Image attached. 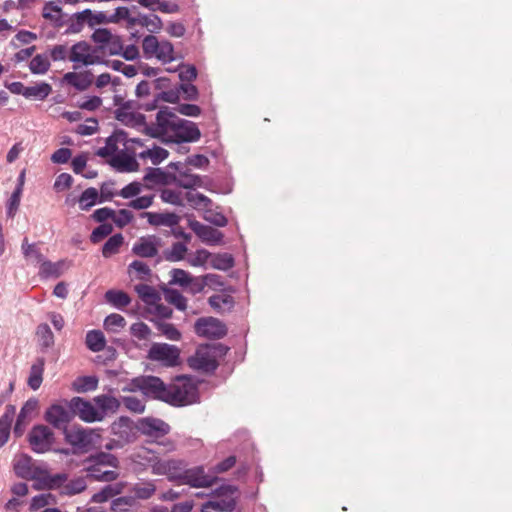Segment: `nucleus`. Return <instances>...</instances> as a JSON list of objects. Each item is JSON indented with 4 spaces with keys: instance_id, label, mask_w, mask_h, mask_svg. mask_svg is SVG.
Listing matches in <instances>:
<instances>
[{
    "instance_id": "obj_1",
    "label": "nucleus",
    "mask_w": 512,
    "mask_h": 512,
    "mask_svg": "<svg viewBox=\"0 0 512 512\" xmlns=\"http://www.w3.org/2000/svg\"><path fill=\"white\" fill-rule=\"evenodd\" d=\"M16 475L27 480H36L49 489L59 486L64 480L63 474L50 475L43 463L35 462L27 454H20L13 461Z\"/></svg>"
},
{
    "instance_id": "obj_2",
    "label": "nucleus",
    "mask_w": 512,
    "mask_h": 512,
    "mask_svg": "<svg viewBox=\"0 0 512 512\" xmlns=\"http://www.w3.org/2000/svg\"><path fill=\"white\" fill-rule=\"evenodd\" d=\"M199 393L196 384L189 379H178L175 383L167 385L164 402L173 406H186L197 403Z\"/></svg>"
},
{
    "instance_id": "obj_3",
    "label": "nucleus",
    "mask_w": 512,
    "mask_h": 512,
    "mask_svg": "<svg viewBox=\"0 0 512 512\" xmlns=\"http://www.w3.org/2000/svg\"><path fill=\"white\" fill-rule=\"evenodd\" d=\"M65 440L78 452H88L100 444L101 435L99 429L84 428L74 425L65 429Z\"/></svg>"
},
{
    "instance_id": "obj_4",
    "label": "nucleus",
    "mask_w": 512,
    "mask_h": 512,
    "mask_svg": "<svg viewBox=\"0 0 512 512\" xmlns=\"http://www.w3.org/2000/svg\"><path fill=\"white\" fill-rule=\"evenodd\" d=\"M142 49L146 58H156L163 64L174 61L175 51L173 44L168 40H159L154 35H147L142 40Z\"/></svg>"
},
{
    "instance_id": "obj_5",
    "label": "nucleus",
    "mask_w": 512,
    "mask_h": 512,
    "mask_svg": "<svg viewBox=\"0 0 512 512\" xmlns=\"http://www.w3.org/2000/svg\"><path fill=\"white\" fill-rule=\"evenodd\" d=\"M178 116L169 110L168 107L161 108L157 114L155 122L147 124L145 122L144 132L154 138L157 137H168L170 138L176 122L178 121Z\"/></svg>"
},
{
    "instance_id": "obj_6",
    "label": "nucleus",
    "mask_w": 512,
    "mask_h": 512,
    "mask_svg": "<svg viewBox=\"0 0 512 512\" xmlns=\"http://www.w3.org/2000/svg\"><path fill=\"white\" fill-rule=\"evenodd\" d=\"M167 169H174L177 174H173L172 181L179 187L185 189H195L197 187H204L205 177L191 173L190 169L182 162H171Z\"/></svg>"
},
{
    "instance_id": "obj_7",
    "label": "nucleus",
    "mask_w": 512,
    "mask_h": 512,
    "mask_svg": "<svg viewBox=\"0 0 512 512\" xmlns=\"http://www.w3.org/2000/svg\"><path fill=\"white\" fill-rule=\"evenodd\" d=\"M187 465L183 466L179 483L189 485L195 488L210 487L214 484L216 477L212 474L205 472L203 466H195L187 468Z\"/></svg>"
},
{
    "instance_id": "obj_8",
    "label": "nucleus",
    "mask_w": 512,
    "mask_h": 512,
    "mask_svg": "<svg viewBox=\"0 0 512 512\" xmlns=\"http://www.w3.org/2000/svg\"><path fill=\"white\" fill-rule=\"evenodd\" d=\"M28 442L35 453L48 452L54 443V433L46 425H36L28 434Z\"/></svg>"
},
{
    "instance_id": "obj_9",
    "label": "nucleus",
    "mask_w": 512,
    "mask_h": 512,
    "mask_svg": "<svg viewBox=\"0 0 512 512\" xmlns=\"http://www.w3.org/2000/svg\"><path fill=\"white\" fill-rule=\"evenodd\" d=\"M151 472L154 475L167 476L169 480L179 481L185 462L181 459H160L154 457L150 460Z\"/></svg>"
},
{
    "instance_id": "obj_10",
    "label": "nucleus",
    "mask_w": 512,
    "mask_h": 512,
    "mask_svg": "<svg viewBox=\"0 0 512 512\" xmlns=\"http://www.w3.org/2000/svg\"><path fill=\"white\" fill-rule=\"evenodd\" d=\"M215 345H205L197 349L194 356L190 357L188 363L191 368L203 372H213L218 367L214 349Z\"/></svg>"
},
{
    "instance_id": "obj_11",
    "label": "nucleus",
    "mask_w": 512,
    "mask_h": 512,
    "mask_svg": "<svg viewBox=\"0 0 512 512\" xmlns=\"http://www.w3.org/2000/svg\"><path fill=\"white\" fill-rule=\"evenodd\" d=\"M179 349L166 343H155L151 346L148 357L152 361L162 363L164 366L173 367L179 364Z\"/></svg>"
},
{
    "instance_id": "obj_12",
    "label": "nucleus",
    "mask_w": 512,
    "mask_h": 512,
    "mask_svg": "<svg viewBox=\"0 0 512 512\" xmlns=\"http://www.w3.org/2000/svg\"><path fill=\"white\" fill-rule=\"evenodd\" d=\"M195 332L198 336L208 339H220L227 333L226 325L214 317H202L195 323Z\"/></svg>"
},
{
    "instance_id": "obj_13",
    "label": "nucleus",
    "mask_w": 512,
    "mask_h": 512,
    "mask_svg": "<svg viewBox=\"0 0 512 512\" xmlns=\"http://www.w3.org/2000/svg\"><path fill=\"white\" fill-rule=\"evenodd\" d=\"M69 60L73 63H80L84 66L101 63V57L98 55V50L92 48L85 41L77 42L71 47Z\"/></svg>"
},
{
    "instance_id": "obj_14",
    "label": "nucleus",
    "mask_w": 512,
    "mask_h": 512,
    "mask_svg": "<svg viewBox=\"0 0 512 512\" xmlns=\"http://www.w3.org/2000/svg\"><path fill=\"white\" fill-rule=\"evenodd\" d=\"M119 143H122L126 150H130V143L142 146V142L139 139H128L127 134L124 131H116L106 139L105 146L99 148L96 151V155L102 158H112L117 154Z\"/></svg>"
},
{
    "instance_id": "obj_15",
    "label": "nucleus",
    "mask_w": 512,
    "mask_h": 512,
    "mask_svg": "<svg viewBox=\"0 0 512 512\" xmlns=\"http://www.w3.org/2000/svg\"><path fill=\"white\" fill-rule=\"evenodd\" d=\"M69 408L72 410L73 417L77 415L86 423L101 422V416L97 412L96 405L81 397H73L69 401Z\"/></svg>"
},
{
    "instance_id": "obj_16",
    "label": "nucleus",
    "mask_w": 512,
    "mask_h": 512,
    "mask_svg": "<svg viewBox=\"0 0 512 512\" xmlns=\"http://www.w3.org/2000/svg\"><path fill=\"white\" fill-rule=\"evenodd\" d=\"M44 418L54 428L65 433V429H69L67 425L73 419V413L69 406L53 404L46 410Z\"/></svg>"
},
{
    "instance_id": "obj_17",
    "label": "nucleus",
    "mask_w": 512,
    "mask_h": 512,
    "mask_svg": "<svg viewBox=\"0 0 512 512\" xmlns=\"http://www.w3.org/2000/svg\"><path fill=\"white\" fill-rule=\"evenodd\" d=\"M201 136L197 125L192 121L178 118L170 139L174 142H195Z\"/></svg>"
},
{
    "instance_id": "obj_18",
    "label": "nucleus",
    "mask_w": 512,
    "mask_h": 512,
    "mask_svg": "<svg viewBox=\"0 0 512 512\" xmlns=\"http://www.w3.org/2000/svg\"><path fill=\"white\" fill-rule=\"evenodd\" d=\"M137 429L148 437L160 438L169 433L170 426L161 419L146 417L138 421Z\"/></svg>"
},
{
    "instance_id": "obj_19",
    "label": "nucleus",
    "mask_w": 512,
    "mask_h": 512,
    "mask_svg": "<svg viewBox=\"0 0 512 512\" xmlns=\"http://www.w3.org/2000/svg\"><path fill=\"white\" fill-rule=\"evenodd\" d=\"M189 226L200 240L207 245L216 246L222 244L224 235L221 231L196 220L191 221Z\"/></svg>"
},
{
    "instance_id": "obj_20",
    "label": "nucleus",
    "mask_w": 512,
    "mask_h": 512,
    "mask_svg": "<svg viewBox=\"0 0 512 512\" xmlns=\"http://www.w3.org/2000/svg\"><path fill=\"white\" fill-rule=\"evenodd\" d=\"M161 240L155 235H149L139 238L132 247V252L142 258H152L157 256Z\"/></svg>"
},
{
    "instance_id": "obj_21",
    "label": "nucleus",
    "mask_w": 512,
    "mask_h": 512,
    "mask_svg": "<svg viewBox=\"0 0 512 512\" xmlns=\"http://www.w3.org/2000/svg\"><path fill=\"white\" fill-rule=\"evenodd\" d=\"M167 385L156 376H142L141 393L148 398L164 401Z\"/></svg>"
},
{
    "instance_id": "obj_22",
    "label": "nucleus",
    "mask_w": 512,
    "mask_h": 512,
    "mask_svg": "<svg viewBox=\"0 0 512 512\" xmlns=\"http://www.w3.org/2000/svg\"><path fill=\"white\" fill-rule=\"evenodd\" d=\"M93 403L96 405L97 412L101 416V421H103L107 416L115 414L121 405L120 400L108 394L95 396L93 398Z\"/></svg>"
},
{
    "instance_id": "obj_23",
    "label": "nucleus",
    "mask_w": 512,
    "mask_h": 512,
    "mask_svg": "<svg viewBox=\"0 0 512 512\" xmlns=\"http://www.w3.org/2000/svg\"><path fill=\"white\" fill-rule=\"evenodd\" d=\"M135 156V152L133 154H129L121 151L109 160V164L118 172H134L137 171L139 167Z\"/></svg>"
},
{
    "instance_id": "obj_24",
    "label": "nucleus",
    "mask_w": 512,
    "mask_h": 512,
    "mask_svg": "<svg viewBox=\"0 0 512 512\" xmlns=\"http://www.w3.org/2000/svg\"><path fill=\"white\" fill-rule=\"evenodd\" d=\"M111 432L122 442L129 443L134 439L133 422L122 416L112 423Z\"/></svg>"
},
{
    "instance_id": "obj_25",
    "label": "nucleus",
    "mask_w": 512,
    "mask_h": 512,
    "mask_svg": "<svg viewBox=\"0 0 512 512\" xmlns=\"http://www.w3.org/2000/svg\"><path fill=\"white\" fill-rule=\"evenodd\" d=\"M140 216L147 218L148 223L152 226L174 227L180 222V216L172 212H143Z\"/></svg>"
},
{
    "instance_id": "obj_26",
    "label": "nucleus",
    "mask_w": 512,
    "mask_h": 512,
    "mask_svg": "<svg viewBox=\"0 0 512 512\" xmlns=\"http://www.w3.org/2000/svg\"><path fill=\"white\" fill-rule=\"evenodd\" d=\"M62 82L73 86L78 91L88 89L93 82V74L89 71L85 72H67L62 78Z\"/></svg>"
},
{
    "instance_id": "obj_27",
    "label": "nucleus",
    "mask_w": 512,
    "mask_h": 512,
    "mask_svg": "<svg viewBox=\"0 0 512 512\" xmlns=\"http://www.w3.org/2000/svg\"><path fill=\"white\" fill-rule=\"evenodd\" d=\"M115 117L122 124L144 130L145 116L132 110L116 109Z\"/></svg>"
},
{
    "instance_id": "obj_28",
    "label": "nucleus",
    "mask_w": 512,
    "mask_h": 512,
    "mask_svg": "<svg viewBox=\"0 0 512 512\" xmlns=\"http://www.w3.org/2000/svg\"><path fill=\"white\" fill-rule=\"evenodd\" d=\"M180 99V89L178 87L171 88L170 87L161 92H157L153 94V102L147 103L145 105V110H154L157 108V103L159 101L176 103Z\"/></svg>"
},
{
    "instance_id": "obj_29",
    "label": "nucleus",
    "mask_w": 512,
    "mask_h": 512,
    "mask_svg": "<svg viewBox=\"0 0 512 512\" xmlns=\"http://www.w3.org/2000/svg\"><path fill=\"white\" fill-rule=\"evenodd\" d=\"M63 475L66 476L65 474H63ZM66 481H67V477H65V480L59 486L54 487V488L60 487L61 493L64 495L72 496V495L79 494V493L83 492L87 487L86 480L83 477H77L68 482H66Z\"/></svg>"
},
{
    "instance_id": "obj_30",
    "label": "nucleus",
    "mask_w": 512,
    "mask_h": 512,
    "mask_svg": "<svg viewBox=\"0 0 512 512\" xmlns=\"http://www.w3.org/2000/svg\"><path fill=\"white\" fill-rule=\"evenodd\" d=\"M123 490L122 483L108 484L102 488L99 492L95 493L91 501L94 503H104L114 496L120 494Z\"/></svg>"
},
{
    "instance_id": "obj_31",
    "label": "nucleus",
    "mask_w": 512,
    "mask_h": 512,
    "mask_svg": "<svg viewBox=\"0 0 512 512\" xmlns=\"http://www.w3.org/2000/svg\"><path fill=\"white\" fill-rule=\"evenodd\" d=\"M44 365V358H38L31 366L28 385L33 390H37L41 386L43 380Z\"/></svg>"
},
{
    "instance_id": "obj_32",
    "label": "nucleus",
    "mask_w": 512,
    "mask_h": 512,
    "mask_svg": "<svg viewBox=\"0 0 512 512\" xmlns=\"http://www.w3.org/2000/svg\"><path fill=\"white\" fill-rule=\"evenodd\" d=\"M52 92L50 84L41 82L34 86H26L24 97L27 99L44 100Z\"/></svg>"
},
{
    "instance_id": "obj_33",
    "label": "nucleus",
    "mask_w": 512,
    "mask_h": 512,
    "mask_svg": "<svg viewBox=\"0 0 512 512\" xmlns=\"http://www.w3.org/2000/svg\"><path fill=\"white\" fill-rule=\"evenodd\" d=\"M105 300L117 309L128 306L131 302L129 295L121 290H108L105 293Z\"/></svg>"
},
{
    "instance_id": "obj_34",
    "label": "nucleus",
    "mask_w": 512,
    "mask_h": 512,
    "mask_svg": "<svg viewBox=\"0 0 512 512\" xmlns=\"http://www.w3.org/2000/svg\"><path fill=\"white\" fill-rule=\"evenodd\" d=\"M50 66L51 64L49 60V55L37 54L31 59L29 63V70L32 74L44 75L48 72Z\"/></svg>"
},
{
    "instance_id": "obj_35",
    "label": "nucleus",
    "mask_w": 512,
    "mask_h": 512,
    "mask_svg": "<svg viewBox=\"0 0 512 512\" xmlns=\"http://www.w3.org/2000/svg\"><path fill=\"white\" fill-rule=\"evenodd\" d=\"M110 23H120L125 21L128 27L137 25V17L131 15V11L127 7H117L113 13L109 14Z\"/></svg>"
},
{
    "instance_id": "obj_36",
    "label": "nucleus",
    "mask_w": 512,
    "mask_h": 512,
    "mask_svg": "<svg viewBox=\"0 0 512 512\" xmlns=\"http://www.w3.org/2000/svg\"><path fill=\"white\" fill-rule=\"evenodd\" d=\"M169 155V152L159 146H153L152 148L141 151L137 154L140 159H150L152 164L158 165L165 160Z\"/></svg>"
},
{
    "instance_id": "obj_37",
    "label": "nucleus",
    "mask_w": 512,
    "mask_h": 512,
    "mask_svg": "<svg viewBox=\"0 0 512 512\" xmlns=\"http://www.w3.org/2000/svg\"><path fill=\"white\" fill-rule=\"evenodd\" d=\"M172 177L173 174L168 171L160 168H149L144 176V180L155 184H169L173 183Z\"/></svg>"
},
{
    "instance_id": "obj_38",
    "label": "nucleus",
    "mask_w": 512,
    "mask_h": 512,
    "mask_svg": "<svg viewBox=\"0 0 512 512\" xmlns=\"http://www.w3.org/2000/svg\"><path fill=\"white\" fill-rule=\"evenodd\" d=\"M85 463H95L99 466H109L112 468H117L119 465L117 457L111 453L106 452H99L91 455L85 460Z\"/></svg>"
},
{
    "instance_id": "obj_39",
    "label": "nucleus",
    "mask_w": 512,
    "mask_h": 512,
    "mask_svg": "<svg viewBox=\"0 0 512 512\" xmlns=\"http://www.w3.org/2000/svg\"><path fill=\"white\" fill-rule=\"evenodd\" d=\"M87 347L93 352H100L105 347V337L100 330H91L86 334Z\"/></svg>"
},
{
    "instance_id": "obj_40",
    "label": "nucleus",
    "mask_w": 512,
    "mask_h": 512,
    "mask_svg": "<svg viewBox=\"0 0 512 512\" xmlns=\"http://www.w3.org/2000/svg\"><path fill=\"white\" fill-rule=\"evenodd\" d=\"M156 491V486L152 481L136 483L133 488V497L136 499L147 500L151 498Z\"/></svg>"
},
{
    "instance_id": "obj_41",
    "label": "nucleus",
    "mask_w": 512,
    "mask_h": 512,
    "mask_svg": "<svg viewBox=\"0 0 512 512\" xmlns=\"http://www.w3.org/2000/svg\"><path fill=\"white\" fill-rule=\"evenodd\" d=\"M138 296L149 305L155 304L158 300H160V296L158 292L150 285L147 284H137L134 287Z\"/></svg>"
},
{
    "instance_id": "obj_42",
    "label": "nucleus",
    "mask_w": 512,
    "mask_h": 512,
    "mask_svg": "<svg viewBox=\"0 0 512 512\" xmlns=\"http://www.w3.org/2000/svg\"><path fill=\"white\" fill-rule=\"evenodd\" d=\"M74 390L78 393L94 391L98 387V378L96 376H81L73 383Z\"/></svg>"
},
{
    "instance_id": "obj_43",
    "label": "nucleus",
    "mask_w": 512,
    "mask_h": 512,
    "mask_svg": "<svg viewBox=\"0 0 512 512\" xmlns=\"http://www.w3.org/2000/svg\"><path fill=\"white\" fill-rule=\"evenodd\" d=\"M90 15V9H85L81 12L75 13L68 23L67 32L68 33H79L82 31L85 23H87V16Z\"/></svg>"
},
{
    "instance_id": "obj_44",
    "label": "nucleus",
    "mask_w": 512,
    "mask_h": 512,
    "mask_svg": "<svg viewBox=\"0 0 512 512\" xmlns=\"http://www.w3.org/2000/svg\"><path fill=\"white\" fill-rule=\"evenodd\" d=\"M124 243V237L122 234L118 233L111 236L103 245L102 254L105 258H109L114 254H117L120 250V247Z\"/></svg>"
},
{
    "instance_id": "obj_45",
    "label": "nucleus",
    "mask_w": 512,
    "mask_h": 512,
    "mask_svg": "<svg viewBox=\"0 0 512 512\" xmlns=\"http://www.w3.org/2000/svg\"><path fill=\"white\" fill-rule=\"evenodd\" d=\"M21 249L24 257L32 263L39 264L44 259V256L36 244H29L27 238L23 240Z\"/></svg>"
},
{
    "instance_id": "obj_46",
    "label": "nucleus",
    "mask_w": 512,
    "mask_h": 512,
    "mask_svg": "<svg viewBox=\"0 0 512 512\" xmlns=\"http://www.w3.org/2000/svg\"><path fill=\"white\" fill-rule=\"evenodd\" d=\"M137 25L146 27L151 33H158L163 27V22L157 15H143L137 17Z\"/></svg>"
},
{
    "instance_id": "obj_47",
    "label": "nucleus",
    "mask_w": 512,
    "mask_h": 512,
    "mask_svg": "<svg viewBox=\"0 0 512 512\" xmlns=\"http://www.w3.org/2000/svg\"><path fill=\"white\" fill-rule=\"evenodd\" d=\"M39 343L44 348H50L54 344V335L46 323L38 325L36 330Z\"/></svg>"
},
{
    "instance_id": "obj_48",
    "label": "nucleus",
    "mask_w": 512,
    "mask_h": 512,
    "mask_svg": "<svg viewBox=\"0 0 512 512\" xmlns=\"http://www.w3.org/2000/svg\"><path fill=\"white\" fill-rule=\"evenodd\" d=\"M98 199V191L96 188L90 187L84 190L79 198V206L81 210H89L94 206Z\"/></svg>"
},
{
    "instance_id": "obj_49",
    "label": "nucleus",
    "mask_w": 512,
    "mask_h": 512,
    "mask_svg": "<svg viewBox=\"0 0 512 512\" xmlns=\"http://www.w3.org/2000/svg\"><path fill=\"white\" fill-rule=\"evenodd\" d=\"M187 250V246L184 243L176 242L165 252V259L170 262L181 261L184 259Z\"/></svg>"
},
{
    "instance_id": "obj_50",
    "label": "nucleus",
    "mask_w": 512,
    "mask_h": 512,
    "mask_svg": "<svg viewBox=\"0 0 512 512\" xmlns=\"http://www.w3.org/2000/svg\"><path fill=\"white\" fill-rule=\"evenodd\" d=\"M236 506V502L234 499L229 500H215L208 501L202 505V512H206L207 509H213L217 511H232Z\"/></svg>"
},
{
    "instance_id": "obj_51",
    "label": "nucleus",
    "mask_w": 512,
    "mask_h": 512,
    "mask_svg": "<svg viewBox=\"0 0 512 512\" xmlns=\"http://www.w3.org/2000/svg\"><path fill=\"white\" fill-rule=\"evenodd\" d=\"M165 299L181 311H184L187 308V300L178 290H166Z\"/></svg>"
},
{
    "instance_id": "obj_52",
    "label": "nucleus",
    "mask_w": 512,
    "mask_h": 512,
    "mask_svg": "<svg viewBox=\"0 0 512 512\" xmlns=\"http://www.w3.org/2000/svg\"><path fill=\"white\" fill-rule=\"evenodd\" d=\"M136 500L133 495L121 496L114 499L111 503V509L114 512H125L129 508L135 506Z\"/></svg>"
},
{
    "instance_id": "obj_53",
    "label": "nucleus",
    "mask_w": 512,
    "mask_h": 512,
    "mask_svg": "<svg viewBox=\"0 0 512 512\" xmlns=\"http://www.w3.org/2000/svg\"><path fill=\"white\" fill-rule=\"evenodd\" d=\"M234 266V259L228 253L217 254L212 259V267L217 270L227 271Z\"/></svg>"
},
{
    "instance_id": "obj_54",
    "label": "nucleus",
    "mask_w": 512,
    "mask_h": 512,
    "mask_svg": "<svg viewBox=\"0 0 512 512\" xmlns=\"http://www.w3.org/2000/svg\"><path fill=\"white\" fill-rule=\"evenodd\" d=\"M40 264V271L39 274L42 277L49 278V277H59L60 276V269H61V263H53L50 261H45L44 259Z\"/></svg>"
},
{
    "instance_id": "obj_55",
    "label": "nucleus",
    "mask_w": 512,
    "mask_h": 512,
    "mask_svg": "<svg viewBox=\"0 0 512 512\" xmlns=\"http://www.w3.org/2000/svg\"><path fill=\"white\" fill-rule=\"evenodd\" d=\"M120 402L133 413L141 414L145 411V402L137 397L123 396Z\"/></svg>"
},
{
    "instance_id": "obj_56",
    "label": "nucleus",
    "mask_w": 512,
    "mask_h": 512,
    "mask_svg": "<svg viewBox=\"0 0 512 512\" xmlns=\"http://www.w3.org/2000/svg\"><path fill=\"white\" fill-rule=\"evenodd\" d=\"M208 302L210 306L216 310H220L223 307H232L234 304L233 297L230 295L216 294L209 297Z\"/></svg>"
},
{
    "instance_id": "obj_57",
    "label": "nucleus",
    "mask_w": 512,
    "mask_h": 512,
    "mask_svg": "<svg viewBox=\"0 0 512 512\" xmlns=\"http://www.w3.org/2000/svg\"><path fill=\"white\" fill-rule=\"evenodd\" d=\"M126 324L125 318L120 314H110L105 318L104 327L106 330L118 332Z\"/></svg>"
},
{
    "instance_id": "obj_58",
    "label": "nucleus",
    "mask_w": 512,
    "mask_h": 512,
    "mask_svg": "<svg viewBox=\"0 0 512 512\" xmlns=\"http://www.w3.org/2000/svg\"><path fill=\"white\" fill-rule=\"evenodd\" d=\"M171 274V284H177L182 287H187L192 282L191 275L183 270V269H172L170 271Z\"/></svg>"
},
{
    "instance_id": "obj_59",
    "label": "nucleus",
    "mask_w": 512,
    "mask_h": 512,
    "mask_svg": "<svg viewBox=\"0 0 512 512\" xmlns=\"http://www.w3.org/2000/svg\"><path fill=\"white\" fill-rule=\"evenodd\" d=\"M154 194L143 195L140 197L133 198L128 203V207L135 210H144L149 208L154 201Z\"/></svg>"
},
{
    "instance_id": "obj_60",
    "label": "nucleus",
    "mask_w": 512,
    "mask_h": 512,
    "mask_svg": "<svg viewBox=\"0 0 512 512\" xmlns=\"http://www.w3.org/2000/svg\"><path fill=\"white\" fill-rule=\"evenodd\" d=\"M143 189V184L140 182H131L125 187H123L120 192L118 193L119 196L125 199H133L134 197L138 196Z\"/></svg>"
},
{
    "instance_id": "obj_61",
    "label": "nucleus",
    "mask_w": 512,
    "mask_h": 512,
    "mask_svg": "<svg viewBox=\"0 0 512 512\" xmlns=\"http://www.w3.org/2000/svg\"><path fill=\"white\" fill-rule=\"evenodd\" d=\"M186 199L195 208H206L211 205V200L201 193L187 192Z\"/></svg>"
},
{
    "instance_id": "obj_62",
    "label": "nucleus",
    "mask_w": 512,
    "mask_h": 512,
    "mask_svg": "<svg viewBox=\"0 0 512 512\" xmlns=\"http://www.w3.org/2000/svg\"><path fill=\"white\" fill-rule=\"evenodd\" d=\"M211 254L206 249H198L193 255H190L187 262L193 267H202L206 264Z\"/></svg>"
},
{
    "instance_id": "obj_63",
    "label": "nucleus",
    "mask_w": 512,
    "mask_h": 512,
    "mask_svg": "<svg viewBox=\"0 0 512 512\" xmlns=\"http://www.w3.org/2000/svg\"><path fill=\"white\" fill-rule=\"evenodd\" d=\"M157 329L169 340L177 341L181 334L171 323L157 322Z\"/></svg>"
},
{
    "instance_id": "obj_64",
    "label": "nucleus",
    "mask_w": 512,
    "mask_h": 512,
    "mask_svg": "<svg viewBox=\"0 0 512 512\" xmlns=\"http://www.w3.org/2000/svg\"><path fill=\"white\" fill-rule=\"evenodd\" d=\"M102 50L104 53L109 55H120L123 50V41L121 37L114 34Z\"/></svg>"
}]
</instances>
